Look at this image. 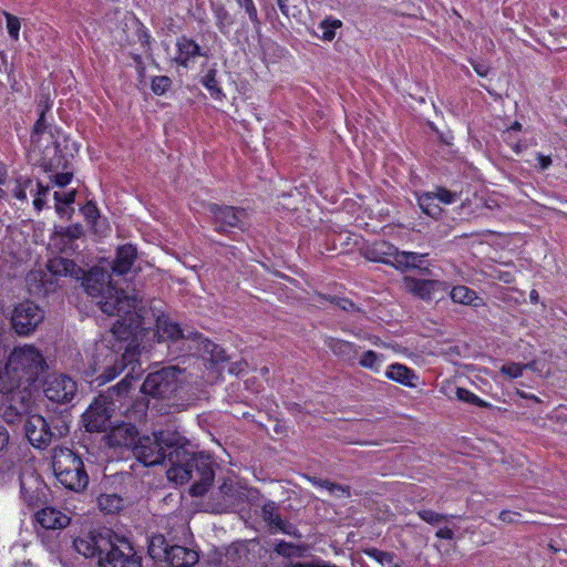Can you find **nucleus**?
Instances as JSON below:
<instances>
[{"label": "nucleus", "mask_w": 567, "mask_h": 567, "mask_svg": "<svg viewBox=\"0 0 567 567\" xmlns=\"http://www.w3.org/2000/svg\"><path fill=\"white\" fill-rule=\"evenodd\" d=\"M136 460L144 466L169 463L168 480L185 484L195 478L189 494L205 495L215 478L214 461L203 452L194 453L187 449V440L177 431L161 430L152 435L138 437L133 449Z\"/></svg>", "instance_id": "1"}, {"label": "nucleus", "mask_w": 567, "mask_h": 567, "mask_svg": "<svg viewBox=\"0 0 567 567\" xmlns=\"http://www.w3.org/2000/svg\"><path fill=\"white\" fill-rule=\"evenodd\" d=\"M140 351L137 346L130 342L120 359H115L114 363L103 371L99 377L102 383L114 380L122 372L125 377L114 386L94 399L82 415V422L87 432L102 433L112 427L111 416L118 402L120 406H124L122 396L130 393L133 381L137 380L142 374V364L140 361Z\"/></svg>", "instance_id": "2"}, {"label": "nucleus", "mask_w": 567, "mask_h": 567, "mask_svg": "<svg viewBox=\"0 0 567 567\" xmlns=\"http://www.w3.org/2000/svg\"><path fill=\"white\" fill-rule=\"evenodd\" d=\"M73 546L86 558L97 557L100 567H142L141 558L128 540L107 527L76 537Z\"/></svg>", "instance_id": "3"}, {"label": "nucleus", "mask_w": 567, "mask_h": 567, "mask_svg": "<svg viewBox=\"0 0 567 567\" xmlns=\"http://www.w3.org/2000/svg\"><path fill=\"white\" fill-rule=\"evenodd\" d=\"M42 353L33 346L14 348L3 368L0 367V393L28 390L45 369Z\"/></svg>", "instance_id": "4"}, {"label": "nucleus", "mask_w": 567, "mask_h": 567, "mask_svg": "<svg viewBox=\"0 0 567 567\" xmlns=\"http://www.w3.org/2000/svg\"><path fill=\"white\" fill-rule=\"evenodd\" d=\"M82 282L84 291L96 301L102 312L114 315L118 312H130L137 306L135 297L128 296L123 289L116 288L111 280V275L94 267L87 272H82Z\"/></svg>", "instance_id": "5"}, {"label": "nucleus", "mask_w": 567, "mask_h": 567, "mask_svg": "<svg viewBox=\"0 0 567 567\" xmlns=\"http://www.w3.org/2000/svg\"><path fill=\"white\" fill-rule=\"evenodd\" d=\"M52 468L58 482L66 489L81 493L89 485V474L82 457L68 447L54 450Z\"/></svg>", "instance_id": "6"}, {"label": "nucleus", "mask_w": 567, "mask_h": 567, "mask_svg": "<svg viewBox=\"0 0 567 567\" xmlns=\"http://www.w3.org/2000/svg\"><path fill=\"white\" fill-rule=\"evenodd\" d=\"M177 368L168 367L150 373L142 386L141 393L158 399H172L181 388Z\"/></svg>", "instance_id": "7"}, {"label": "nucleus", "mask_w": 567, "mask_h": 567, "mask_svg": "<svg viewBox=\"0 0 567 567\" xmlns=\"http://www.w3.org/2000/svg\"><path fill=\"white\" fill-rule=\"evenodd\" d=\"M43 310L33 301L18 303L11 315V324L19 336H29L43 321Z\"/></svg>", "instance_id": "8"}, {"label": "nucleus", "mask_w": 567, "mask_h": 567, "mask_svg": "<svg viewBox=\"0 0 567 567\" xmlns=\"http://www.w3.org/2000/svg\"><path fill=\"white\" fill-rule=\"evenodd\" d=\"M207 209L212 215L215 230L220 234L227 233L230 228H241L243 219L246 216L244 208L230 205L209 203Z\"/></svg>", "instance_id": "9"}, {"label": "nucleus", "mask_w": 567, "mask_h": 567, "mask_svg": "<svg viewBox=\"0 0 567 567\" xmlns=\"http://www.w3.org/2000/svg\"><path fill=\"white\" fill-rule=\"evenodd\" d=\"M76 391V382L65 374L50 375L45 380L43 389L48 400L59 404L71 402Z\"/></svg>", "instance_id": "10"}, {"label": "nucleus", "mask_w": 567, "mask_h": 567, "mask_svg": "<svg viewBox=\"0 0 567 567\" xmlns=\"http://www.w3.org/2000/svg\"><path fill=\"white\" fill-rule=\"evenodd\" d=\"M82 237H84L83 226L76 223L55 228L51 236V243L60 254L73 256L79 252L78 240Z\"/></svg>", "instance_id": "11"}, {"label": "nucleus", "mask_w": 567, "mask_h": 567, "mask_svg": "<svg viewBox=\"0 0 567 567\" xmlns=\"http://www.w3.org/2000/svg\"><path fill=\"white\" fill-rule=\"evenodd\" d=\"M24 434L29 443L39 450L47 449L53 439L50 423L40 414L28 416L24 423Z\"/></svg>", "instance_id": "12"}, {"label": "nucleus", "mask_w": 567, "mask_h": 567, "mask_svg": "<svg viewBox=\"0 0 567 567\" xmlns=\"http://www.w3.org/2000/svg\"><path fill=\"white\" fill-rule=\"evenodd\" d=\"M136 306L131 309L130 312H118L113 316H117L118 319L112 324L111 333L118 341H134L137 336L141 324L142 317L135 311Z\"/></svg>", "instance_id": "13"}, {"label": "nucleus", "mask_w": 567, "mask_h": 567, "mask_svg": "<svg viewBox=\"0 0 567 567\" xmlns=\"http://www.w3.org/2000/svg\"><path fill=\"white\" fill-rule=\"evenodd\" d=\"M360 254L369 261L393 265L392 256L395 254V246L383 239L374 240L363 245Z\"/></svg>", "instance_id": "14"}, {"label": "nucleus", "mask_w": 567, "mask_h": 567, "mask_svg": "<svg viewBox=\"0 0 567 567\" xmlns=\"http://www.w3.org/2000/svg\"><path fill=\"white\" fill-rule=\"evenodd\" d=\"M34 520L44 529H63L70 525L71 518L63 511L53 507L45 506L34 514Z\"/></svg>", "instance_id": "15"}, {"label": "nucleus", "mask_w": 567, "mask_h": 567, "mask_svg": "<svg viewBox=\"0 0 567 567\" xmlns=\"http://www.w3.org/2000/svg\"><path fill=\"white\" fill-rule=\"evenodd\" d=\"M323 343L339 360L350 365L355 363L359 351L355 343L330 336L324 337Z\"/></svg>", "instance_id": "16"}, {"label": "nucleus", "mask_w": 567, "mask_h": 567, "mask_svg": "<svg viewBox=\"0 0 567 567\" xmlns=\"http://www.w3.org/2000/svg\"><path fill=\"white\" fill-rule=\"evenodd\" d=\"M165 559L171 567H194L199 559L198 551L174 545L165 549Z\"/></svg>", "instance_id": "17"}, {"label": "nucleus", "mask_w": 567, "mask_h": 567, "mask_svg": "<svg viewBox=\"0 0 567 567\" xmlns=\"http://www.w3.org/2000/svg\"><path fill=\"white\" fill-rule=\"evenodd\" d=\"M200 55H203L202 49L194 39L187 38L186 35L177 38L176 55L174 58L177 65L187 69L189 66V62Z\"/></svg>", "instance_id": "18"}, {"label": "nucleus", "mask_w": 567, "mask_h": 567, "mask_svg": "<svg viewBox=\"0 0 567 567\" xmlns=\"http://www.w3.org/2000/svg\"><path fill=\"white\" fill-rule=\"evenodd\" d=\"M147 394H141L136 398H128V393L122 396V402L126 404L124 415L130 422L142 423L145 421L150 408Z\"/></svg>", "instance_id": "19"}, {"label": "nucleus", "mask_w": 567, "mask_h": 567, "mask_svg": "<svg viewBox=\"0 0 567 567\" xmlns=\"http://www.w3.org/2000/svg\"><path fill=\"white\" fill-rule=\"evenodd\" d=\"M110 441L112 445L133 447L138 440V430L134 422H123L122 424L111 427Z\"/></svg>", "instance_id": "20"}, {"label": "nucleus", "mask_w": 567, "mask_h": 567, "mask_svg": "<svg viewBox=\"0 0 567 567\" xmlns=\"http://www.w3.org/2000/svg\"><path fill=\"white\" fill-rule=\"evenodd\" d=\"M156 333L158 341L175 342L181 339L189 338L181 328L179 323L172 320L167 315H161L156 319Z\"/></svg>", "instance_id": "21"}, {"label": "nucleus", "mask_w": 567, "mask_h": 567, "mask_svg": "<svg viewBox=\"0 0 567 567\" xmlns=\"http://www.w3.org/2000/svg\"><path fill=\"white\" fill-rule=\"evenodd\" d=\"M137 258L136 247L132 244H125L117 248L115 258L112 262V271L124 276L128 274Z\"/></svg>", "instance_id": "22"}, {"label": "nucleus", "mask_w": 567, "mask_h": 567, "mask_svg": "<svg viewBox=\"0 0 567 567\" xmlns=\"http://www.w3.org/2000/svg\"><path fill=\"white\" fill-rule=\"evenodd\" d=\"M48 270L54 277H74L80 278L83 272L82 268L79 267L72 259L56 257L48 261Z\"/></svg>", "instance_id": "23"}, {"label": "nucleus", "mask_w": 567, "mask_h": 567, "mask_svg": "<svg viewBox=\"0 0 567 567\" xmlns=\"http://www.w3.org/2000/svg\"><path fill=\"white\" fill-rule=\"evenodd\" d=\"M385 377L409 388H415L414 380H417L414 370L401 363L390 364L385 371Z\"/></svg>", "instance_id": "24"}, {"label": "nucleus", "mask_w": 567, "mask_h": 567, "mask_svg": "<svg viewBox=\"0 0 567 567\" xmlns=\"http://www.w3.org/2000/svg\"><path fill=\"white\" fill-rule=\"evenodd\" d=\"M51 142L48 144L41 157L39 158V165L45 172H52L60 166V162L62 158V151L60 148V144L56 141H53V136L50 135Z\"/></svg>", "instance_id": "25"}, {"label": "nucleus", "mask_w": 567, "mask_h": 567, "mask_svg": "<svg viewBox=\"0 0 567 567\" xmlns=\"http://www.w3.org/2000/svg\"><path fill=\"white\" fill-rule=\"evenodd\" d=\"M212 12H213L215 25L218 29V31L223 35L229 37L233 31L234 24H235L234 16L221 3H213Z\"/></svg>", "instance_id": "26"}, {"label": "nucleus", "mask_w": 567, "mask_h": 567, "mask_svg": "<svg viewBox=\"0 0 567 567\" xmlns=\"http://www.w3.org/2000/svg\"><path fill=\"white\" fill-rule=\"evenodd\" d=\"M404 284L413 295L420 297L421 299L429 300L432 297L437 281L432 279L404 277Z\"/></svg>", "instance_id": "27"}, {"label": "nucleus", "mask_w": 567, "mask_h": 567, "mask_svg": "<svg viewBox=\"0 0 567 567\" xmlns=\"http://www.w3.org/2000/svg\"><path fill=\"white\" fill-rule=\"evenodd\" d=\"M417 204L425 215L434 219L441 217L443 209L437 204L436 197L432 192H426L417 196Z\"/></svg>", "instance_id": "28"}, {"label": "nucleus", "mask_w": 567, "mask_h": 567, "mask_svg": "<svg viewBox=\"0 0 567 567\" xmlns=\"http://www.w3.org/2000/svg\"><path fill=\"white\" fill-rule=\"evenodd\" d=\"M202 84L206 87L214 100L223 101L226 97L223 89L219 86L216 70H208L202 80Z\"/></svg>", "instance_id": "29"}, {"label": "nucleus", "mask_w": 567, "mask_h": 567, "mask_svg": "<svg viewBox=\"0 0 567 567\" xmlns=\"http://www.w3.org/2000/svg\"><path fill=\"white\" fill-rule=\"evenodd\" d=\"M342 21L333 17H327L321 20L318 24V29L322 31L321 40L328 42L332 41L336 38L337 30L342 28Z\"/></svg>", "instance_id": "30"}, {"label": "nucleus", "mask_w": 567, "mask_h": 567, "mask_svg": "<svg viewBox=\"0 0 567 567\" xmlns=\"http://www.w3.org/2000/svg\"><path fill=\"white\" fill-rule=\"evenodd\" d=\"M450 297L454 302L462 305H472L477 298V295L471 288L458 285L452 288Z\"/></svg>", "instance_id": "31"}, {"label": "nucleus", "mask_w": 567, "mask_h": 567, "mask_svg": "<svg viewBox=\"0 0 567 567\" xmlns=\"http://www.w3.org/2000/svg\"><path fill=\"white\" fill-rule=\"evenodd\" d=\"M30 190L32 194L34 192V182L29 177H19L16 179V185L12 188V195L16 199L28 203L27 192Z\"/></svg>", "instance_id": "32"}, {"label": "nucleus", "mask_w": 567, "mask_h": 567, "mask_svg": "<svg viewBox=\"0 0 567 567\" xmlns=\"http://www.w3.org/2000/svg\"><path fill=\"white\" fill-rule=\"evenodd\" d=\"M261 517L270 528H275L282 523V518L278 513V507L274 501H268L262 505Z\"/></svg>", "instance_id": "33"}, {"label": "nucleus", "mask_w": 567, "mask_h": 567, "mask_svg": "<svg viewBox=\"0 0 567 567\" xmlns=\"http://www.w3.org/2000/svg\"><path fill=\"white\" fill-rule=\"evenodd\" d=\"M382 358V354H379L373 350H367L361 354L359 364L364 369H369L372 372L378 373L380 372V363Z\"/></svg>", "instance_id": "34"}, {"label": "nucleus", "mask_w": 567, "mask_h": 567, "mask_svg": "<svg viewBox=\"0 0 567 567\" xmlns=\"http://www.w3.org/2000/svg\"><path fill=\"white\" fill-rule=\"evenodd\" d=\"M50 128V123L47 121V115L39 114L31 132V143L35 148H40L41 136Z\"/></svg>", "instance_id": "35"}, {"label": "nucleus", "mask_w": 567, "mask_h": 567, "mask_svg": "<svg viewBox=\"0 0 567 567\" xmlns=\"http://www.w3.org/2000/svg\"><path fill=\"white\" fill-rule=\"evenodd\" d=\"M99 506H100L101 511H103L107 514H113V513L117 512L118 509H121L122 498L115 494H113V495L103 494L99 497Z\"/></svg>", "instance_id": "36"}, {"label": "nucleus", "mask_w": 567, "mask_h": 567, "mask_svg": "<svg viewBox=\"0 0 567 567\" xmlns=\"http://www.w3.org/2000/svg\"><path fill=\"white\" fill-rule=\"evenodd\" d=\"M275 553L286 558L299 557L302 555V547L286 540H279L275 545Z\"/></svg>", "instance_id": "37"}, {"label": "nucleus", "mask_w": 567, "mask_h": 567, "mask_svg": "<svg viewBox=\"0 0 567 567\" xmlns=\"http://www.w3.org/2000/svg\"><path fill=\"white\" fill-rule=\"evenodd\" d=\"M235 1L241 9L245 10L254 29L257 31L260 30L262 22L258 17V10L256 8L254 0H235Z\"/></svg>", "instance_id": "38"}, {"label": "nucleus", "mask_w": 567, "mask_h": 567, "mask_svg": "<svg viewBox=\"0 0 567 567\" xmlns=\"http://www.w3.org/2000/svg\"><path fill=\"white\" fill-rule=\"evenodd\" d=\"M456 398L462 402L471 403L478 408L488 406V403L486 401H484L482 398L476 395L474 392H472L471 390L465 389V388L456 389Z\"/></svg>", "instance_id": "39"}, {"label": "nucleus", "mask_w": 567, "mask_h": 567, "mask_svg": "<svg viewBox=\"0 0 567 567\" xmlns=\"http://www.w3.org/2000/svg\"><path fill=\"white\" fill-rule=\"evenodd\" d=\"M34 192L32 193L33 198V207L37 212H41L45 205V197L50 192V187L48 185H43L41 182L34 183Z\"/></svg>", "instance_id": "40"}, {"label": "nucleus", "mask_w": 567, "mask_h": 567, "mask_svg": "<svg viewBox=\"0 0 567 567\" xmlns=\"http://www.w3.org/2000/svg\"><path fill=\"white\" fill-rule=\"evenodd\" d=\"M172 86V80L167 75L153 76L151 90L155 95H164Z\"/></svg>", "instance_id": "41"}, {"label": "nucleus", "mask_w": 567, "mask_h": 567, "mask_svg": "<svg viewBox=\"0 0 567 567\" xmlns=\"http://www.w3.org/2000/svg\"><path fill=\"white\" fill-rule=\"evenodd\" d=\"M76 190H69L65 193H54V200H55V210L58 214L62 215L64 213V209L62 205L70 206L75 202Z\"/></svg>", "instance_id": "42"}, {"label": "nucleus", "mask_w": 567, "mask_h": 567, "mask_svg": "<svg viewBox=\"0 0 567 567\" xmlns=\"http://www.w3.org/2000/svg\"><path fill=\"white\" fill-rule=\"evenodd\" d=\"M81 213L86 220L87 224L91 226H95L97 223V219L100 218V210L93 200H87L82 207Z\"/></svg>", "instance_id": "43"}, {"label": "nucleus", "mask_w": 567, "mask_h": 567, "mask_svg": "<svg viewBox=\"0 0 567 567\" xmlns=\"http://www.w3.org/2000/svg\"><path fill=\"white\" fill-rule=\"evenodd\" d=\"M417 516L425 523L430 525H437L443 520L447 519V515L436 513L432 509H420L417 511Z\"/></svg>", "instance_id": "44"}, {"label": "nucleus", "mask_w": 567, "mask_h": 567, "mask_svg": "<svg viewBox=\"0 0 567 567\" xmlns=\"http://www.w3.org/2000/svg\"><path fill=\"white\" fill-rule=\"evenodd\" d=\"M4 17H6V23H7L6 27H7L8 34L10 35V38L12 40H18L20 29H21L20 19L9 12H4Z\"/></svg>", "instance_id": "45"}, {"label": "nucleus", "mask_w": 567, "mask_h": 567, "mask_svg": "<svg viewBox=\"0 0 567 567\" xmlns=\"http://www.w3.org/2000/svg\"><path fill=\"white\" fill-rule=\"evenodd\" d=\"M432 193L436 197V200L444 205H451L457 200V194L454 192H451L450 189H447L444 186H437L435 188V192H432Z\"/></svg>", "instance_id": "46"}, {"label": "nucleus", "mask_w": 567, "mask_h": 567, "mask_svg": "<svg viewBox=\"0 0 567 567\" xmlns=\"http://www.w3.org/2000/svg\"><path fill=\"white\" fill-rule=\"evenodd\" d=\"M526 364L517 363V362H511L507 364H504L501 368V373L504 375H507L511 379H517L523 375L524 370L526 369Z\"/></svg>", "instance_id": "47"}, {"label": "nucleus", "mask_w": 567, "mask_h": 567, "mask_svg": "<svg viewBox=\"0 0 567 567\" xmlns=\"http://www.w3.org/2000/svg\"><path fill=\"white\" fill-rule=\"evenodd\" d=\"M409 258H411L409 256V251H400L395 247V254H393V256H392V260H393V265L392 266L395 267L396 269L402 270V271H404L406 269H410Z\"/></svg>", "instance_id": "48"}, {"label": "nucleus", "mask_w": 567, "mask_h": 567, "mask_svg": "<svg viewBox=\"0 0 567 567\" xmlns=\"http://www.w3.org/2000/svg\"><path fill=\"white\" fill-rule=\"evenodd\" d=\"M409 258L410 261V269H420L422 271H429L427 267L422 268V264L424 262V259L427 257V254H420L414 251H409Z\"/></svg>", "instance_id": "49"}, {"label": "nucleus", "mask_w": 567, "mask_h": 567, "mask_svg": "<svg viewBox=\"0 0 567 567\" xmlns=\"http://www.w3.org/2000/svg\"><path fill=\"white\" fill-rule=\"evenodd\" d=\"M330 485V489H329V494L330 495H333V496H337V497H350L351 496V491H350V486L348 485H341L339 483H329Z\"/></svg>", "instance_id": "50"}, {"label": "nucleus", "mask_w": 567, "mask_h": 567, "mask_svg": "<svg viewBox=\"0 0 567 567\" xmlns=\"http://www.w3.org/2000/svg\"><path fill=\"white\" fill-rule=\"evenodd\" d=\"M470 64L478 76L486 78L489 74L491 68L485 61L471 59Z\"/></svg>", "instance_id": "51"}, {"label": "nucleus", "mask_w": 567, "mask_h": 567, "mask_svg": "<svg viewBox=\"0 0 567 567\" xmlns=\"http://www.w3.org/2000/svg\"><path fill=\"white\" fill-rule=\"evenodd\" d=\"M336 306L346 312L360 311V308L351 299L346 297H339L338 300H336Z\"/></svg>", "instance_id": "52"}, {"label": "nucleus", "mask_w": 567, "mask_h": 567, "mask_svg": "<svg viewBox=\"0 0 567 567\" xmlns=\"http://www.w3.org/2000/svg\"><path fill=\"white\" fill-rule=\"evenodd\" d=\"M498 518L504 523L514 524L519 522L520 514L518 512L504 509L499 513Z\"/></svg>", "instance_id": "53"}, {"label": "nucleus", "mask_w": 567, "mask_h": 567, "mask_svg": "<svg viewBox=\"0 0 567 567\" xmlns=\"http://www.w3.org/2000/svg\"><path fill=\"white\" fill-rule=\"evenodd\" d=\"M494 278L504 284L511 285L515 282V272L512 270H496Z\"/></svg>", "instance_id": "54"}, {"label": "nucleus", "mask_w": 567, "mask_h": 567, "mask_svg": "<svg viewBox=\"0 0 567 567\" xmlns=\"http://www.w3.org/2000/svg\"><path fill=\"white\" fill-rule=\"evenodd\" d=\"M73 174L72 173H58L54 175V184L59 187H65L70 182L72 181Z\"/></svg>", "instance_id": "55"}, {"label": "nucleus", "mask_w": 567, "mask_h": 567, "mask_svg": "<svg viewBox=\"0 0 567 567\" xmlns=\"http://www.w3.org/2000/svg\"><path fill=\"white\" fill-rule=\"evenodd\" d=\"M53 106V102L49 96H43L38 103V113L47 115Z\"/></svg>", "instance_id": "56"}, {"label": "nucleus", "mask_w": 567, "mask_h": 567, "mask_svg": "<svg viewBox=\"0 0 567 567\" xmlns=\"http://www.w3.org/2000/svg\"><path fill=\"white\" fill-rule=\"evenodd\" d=\"M536 159L538 162L539 168L543 171L547 169L553 163L549 155H544L542 153L537 154Z\"/></svg>", "instance_id": "57"}, {"label": "nucleus", "mask_w": 567, "mask_h": 567, "mask_svg": "<svg viewBox=\"0 0 567 567\" xmlns=\"http://www.w3.org/2000/svg\"><path fill=\"white\" fill-rule=\"evenodd\" d=\"M435 536L439 539L451 540L454 537V532L450 527H443L436 530Z\"/></svg>", "instance_id": "58"}, {"label": "nucleus", "mask_w": 567, "mask_h": 567, "mask_svg": "<svg viewBox=\"0 0 567 567\" xmlns=\"http://www.w3.org/2000/svg\"><path fill=\"white\" fill-rule=\"evenodd\" d=\"M277 1V4H278V8L280 10V12L286 16L287 18H289L290 16L295 17V12H291L290 11V8L288 6V0H276Z\"/></svg>", "instance_id": "59"}, {"label": "nucleus", "mask_w": 567, "mask_h": 567, "mask_svg": "<svg viewBox=\"0 0 567 567\" xmlns=\"http://www.w3.org/2000/svg\"><path fill=\"white\" fill-rule=\"evenodd\" d=\"M9 432L6 426L0 425V451L6 449L9 443Z\"/></svg>", "instance_id": "60"}, {"label": "nucleus", "mask_w": 567, "mask_h": 567, "mask_svg": "<svg viewBox=\"0 0 567 567\" xmlns=\"http://www.w3.org/2000/svg\"><path fill=\"white\" fill-rule=\"evenodd\" d=\"M213 361L218 363L226 360L225 351L223 349H219L218 346H214V351L212 353Z\"/></svg>", "instance_id": "61"}, {"label": "nucleus", "mask_w": 567, "mask_h": 567, "mask_svg": "<svg viewBox=\"0 0 567 567\" xmlns=\"http://www.w3.org/2000/svg\"><path fill=\"white\" fill-rule=\"evenodd\" d=\"M516 394L522 399L530 400V401H534L535 403L542 402V400L537 395H535L533 393L525 392L523 390H517Z\"/></svg>", "instance_id": "62"}, {"label": "nucleus", "mask_w": 567, "mask_h": 567, "mask_svg": "<svg viewBox=\"0 0 567 567\" xmlns=\"http://www.w3.org/2000/svg\"><path fill=\"white\" fill-rule=\"evenodd\" d=\"M315 296L320 301H328L333 305H336V300H338V298H339L338 296L326 295V293L318 292V291L315 292Z\"/></svg>", "instance_id": "63"}, {"label": "nucleus", "mask_w": 567, "mask_h": 567, "mask_svg": "<svg viewBox=\"0 0 567 567\" xmlns=\"http://www.w3.org/2000/svg\"><path fill=\"white\" fill-rule=\"evenodd\" d=\"M311 482H312V484H313L315 486H317L318 488H324V489H327L328 492H329V489H330V485H329V483H332V482H331V481H329V480H322V478H317V477H313V478L311 480Z\"/></svg>", "instance_id": "64"}]
</instances>
